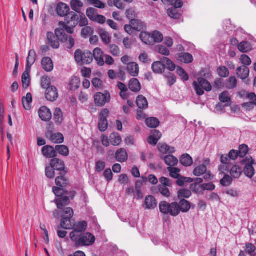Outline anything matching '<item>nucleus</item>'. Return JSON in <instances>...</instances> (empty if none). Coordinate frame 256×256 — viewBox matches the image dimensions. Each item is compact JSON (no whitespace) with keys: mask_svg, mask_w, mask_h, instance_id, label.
<instances>
[{"mask_svg":"<svg viewBox=\"0 0 256 256\" xmlns=\"http://www.w3.org/2000/svg\"><path fill=\"white\" fill-rule=\"evenodd\" d=\"M129 88L134 92H138L141 89V86L138 80L135 78L131 79L129 82Z\"/></svg>","mask_w":256,"mask_h":256,"instance_id":"nucleus-25","label":"nucleus"},{"mask_svg":"<svg viewBox=\"0 0 256 256\" xmlns=\"http://www.w3.org/2000/svg\"><path fill=\"white\" fill-rule=\"evenodd\" d=\"M110 96L109 92H97L94 96V102L99 106H104L106 102L110 101Z\"/></svg>","mask_w":256,"mask_h":256,"instance_id":"nucleus-7","label":"nucleus"},{"mask_svg":"<svg viewBox=\"0 0 256 256\" xmlns=\"http://www.w3.org/2000/svg\"><path fill=\"white\" fill-rule=\"evenodd\" d=\"M230 176L234 178H238L242 174L240 167L238 166H233L230 170Z\"/></svg>","mask_w":256,"mask_h":256,"instance_id":"nucleus-33","label":"nucleus"},{"mask_svg":"<svg viewBox=\"0 0 256 256\" xmlns=\"http://www.w3.org/2000/svg\"><path fill=\"white\" fill-rule=\"evenodd\" d=\"M43 155L48 158H54L56 156V148L50 146H44L42 148Z\"/></svg>","mask_w":256,"mask_h":256,"instance_id":"nucleus-19","label":"nucleus"},{"mask_svg":"<svg viewBox=\"0 0 256 256\" xmlns=\"http://www.w3.org/2000/svg\"><path fill=\"white\" fill-rule=\"evenodd\" d=\"M165 163L170 167L176 166L178 163V160L174 156L168 155L164 158Z\"/></svg>","mask_w":256,"mask_h":256,"instance_id":"nucleus-40","label":"nucleus"},{"mask_svg":"<svg viewBox=\"0 0 256 256\" xmlns=\"http://www.w3.org/2000/svg\"><path fill=\"white\" fill-rule=\"evenodd\" d=\"M80 84L79 78L76 76L72 77L70 82V89L76 90L78 88Z\"/></svg>","mask_w":256,"mask_h":256,"instance_id":"nucleus-58","label":"nucleus"},{"mask_svg":"<svg viewBox=\"0 0 256 256\" xmlns=\"http://www.w3.org/2000/svg\"><path fill=\"white\" fill-rule=\"evenodd\" d=\"M237 83L236 78L234 76H231L226 80L224 86L228 89H234L236 87Z\"/></svg>","mask_w":256,"mask_h":256,"instance_id":"nucleus-28","label":"nucleus"},{"mask_svg":"<svg viewBox=\"0 0 256 256\" xmlns=\"http://www.w3.org/2000/svg\"><path fill=\"white\" fill-rule=\"evenodd\" d=\"M151 34L152 44L154 43H160L162 42L164 39L162 34L159 31L154 30L151 33Z\"/></svg>","mask_w":256,"mask_h":256,"instance_id":"nucleus-38","label":"nucleus"},{"mask_svg":"<svg viewBox=\"0 0 256 256\" xmlns=\"http://www.w3.org/2000/svg\"><path fill=\"white\" fill-rule=\"evenodd\" d=\"M178 206L179 214L180 211L183 212H186L190 208V203L188 200L184 199L180 200L179 204H178Z\"/></svg>","mask_w":256,"mask_h":256,"instance_id":"nucleus-32","label":"nucleus"},{"mask_svg":"<svg viewBox=\"0 0 256 256\" xmlns=\"http://www.w3.org/2000/svg\"><path fill=\"white\" fill-rule=\"evenodd\" d=\"M40 118L44 121H48L52 118V113L50 109L46 106H42L38 111Z\"/></svg>","mask_w":256,"mask_h":256,"instance_id":"nucleus-16","label":"nucleus"},{"mask_svg":"<svg viewBox=\"0 0 256 256\" xmlns=\"http://www.w3.org/2000/svg\"><path fill=\"white\" fill-rule=\"evenodd\" d=\"M70 217H64L62 218L60 222L61 226L64 229H72L74 224V220Z\"/></svg>","mask_w":256,"mask_h":256,"instance_id":"nucleus-26","label":"nucleus"},{"mask_svg":"<svg viewBox=\"0 0 256 256\" xmlns=\"http://www.w3.org/2000/svg\"><path fill=\"white\" fill-rule=\"evenodd\" d=\"M22 102L24 108L26 110H30L31 108V104L32 102V96L30 93H28L26 97L22 99Z\"/></svg>","mask_w":256,"mask_h":256,"instance_id":"nucleus-37","label":"nucleus"},{"mask_svg":"<svg viewBox=\"0 0 256 256\" xmlns=\"http://www.w3.org/2000/svg\"><path fill=\"white\" fill-rule=\"evenodd\" d=\"M50 139L53 143L61 144L63 142L64 138L62 134L58 132L51 134Z\"/></svg>","mask_w":256,"mask_h":256,"instance_id":"nucleus-41","label":"nucleus"},{"mask_svg":"<svg viewBox=\"0 0 256 256\" xmlns=\"http://www.w3.org/2000/svg\"><path fill=\"white\" fill-rule=\"evenodd\" d=\"M192 195V192L190 190L186 188L180 189L178 193V196L179 199L182 198H188Z\"/></svg>","mask_w":256,"mask_h":256,"instance_id":"nucleus-48","label":"nucleus"},{"mask_svg":"<svg viewBox=\"0 0 256 256\" xmlns=\"http://www.w3.org/2000/svg\"><path fill=\"white\" fill-rule=\"evenodd\" d=\"M158 146L160 152L162 154H172L175 152L174 147H170L165 144H159Z\"/></svg>","mask_w":256,"mask_h":256,"instance_id":"nucleus-35","label":"nucleus"},{"mask_svg":"<svg viewBox=\"0 0 256 256\" xmlns=\"http://www.w3.org/2000/svg\"><path fill=\"white\" fill-rule=\"evenodd\" d=\"M130 24H132L133 29L138 32H140L144 29L146 26L144 22L138 20H131Z\"/></svg>","mask_w":256,"mask_h":256,"instance_id":"nucleus-27","label":"nucleus"},{"mask_svg":"<svg viewBox=\"0 0 256 256\" xmlns=\"http://www.w3.org/2000/svg\"><path fill=\"white\" fill-rule=\"evenodd\" d=\"M110 142L114 146H118L122 142V138L118 133H112L110 135Z\"/></svg>","mask_w":256,"mask_h":256,"instance_id":"nucleus-43","label":"nucleus"},{"mask_svg":"<svg viewBox=\"0 0 256 256\" xmlns=\"http://www.w3.org/2000/svg\"><path fill=\"white\" fill-rule=\"evenodd\" d=\"M137 106L140 109H146L148 107V102L146 98L143 96H138L136 100Z\"/></svg>","mask_w":256,"mask_h":256,"instance_id":"nucleus-31","label":"nucleus"},{"mask_svg":"<svg viewBox=\"0 0 256 256\" xmlns=\"http://www.w3.org/2000/svg\"><path fill=\"white\" fill-rule=\"evenodd\" d=\"M46 39L48 44L53 48H58L60 47V38L52 32H48L46 34Z\"/></svg>","mask_w":256,"mask_h":256,"instance_id":"nucleus-10","label":"nucleus"},{"mask_svg":"<svg viewBox=\"0 0 256 256\" xmlns=\"http://www.w3.org/2000/svg\"><path fill=\"white\" fill-rule=\"evenodd\" d=\"M192 85L198 96H202L204 94V90L209 92L212 90L210 84L207 80L202 78H199L198 82H194Z\"/></svg>","mask_w":256,"mask_h":256,"instance_id":"nucleus-5","label":"nucleus"},{"mask_svg":"<svg viewBox=\"0 0 256 256\" xmlns=\"http://www.w3.org/2000/svg\"><path fill=\"white\" fill-rule=\"evenodd\" d=\"M46 98L50 102L56 100L58 97V90L56 87L50 86L47 88L45 94Z\"/></svg>","mask_w":256,"mask_h":256,"instance_id":"nucleus-11","label":"nucleus"},{"mask_svg":"<svg viewBox=\"0 0 256 256\" xmlns=\"http://www.w3.org/2000/svg\"><path fill=\"white\" fill-rule=\"evenodd\" d=\"M92 58H94L98 64L100 66H102L104 64V54L102 50L98 48H96L93 50Z\"/></svg>","mask_w":256,"mask_h":256,"instance_id":"nucleus-13","label":"nucleus"},{"mask_svg":"<svg viewBox=\"0 0 256 256\" xmlns=\"http://www.w3.org/2000/svg\"><path fill=\"white\" fill-rule=\"evenodd\" d=\"M248 152V146L246 144H242L240 146L238 156L240 158H244Z\"/></svg>","mask_w":256,"mask_h":256,"instance_id":"nucleus-64","label":"nucleus"},{"mask_svg":"<svg viewBox=\"0 0 256 256\" xmlns=\"http://www.w3.org/2000/svg\"><path fill=\"white\" fill-rule=\"evenodd\" d=\"M42 66L44 70L50 72L54 69V64L50 58L44 57L42 60Z\"/></svg>","mask_w":256,"mask_h":256,"instance_id":"nucleus-21","label":"nucleus"},{"mask_svg":"<svg viewBox=\"0 0 256 256\" xmlns=\"http://www.w3.org/2000/svg\"><path fill=\"white\" fill-rule=\"evenodd\" d=\"M236 74L242 80L246 79L250 74V69L245 66L238 67L236 70Z\"/></svg>","mask_w":256,"mask_h":256,"instance_id":"nucleus-15","label":"nucleus"},{"mask_svg":"<svg viewBox=\"0 0 256 256\" xmlns=\"http://www.w3.org/2000/svg\"><path fill=\"white\" fill-rule=\"evenodd\" d=\"M178 203L173 202L170 204L166 202L162 201L159 204L160 212L164 216L170 215L172 216H176L179 214Z\"/></svg>","mask_w":256,"mask_h":256,"instance_id":"nucleus-3","label":"nucleus"},{"mask_svg":"<svg viewBox=\"0 0 256 256\" xmlns=\"http://www.w3.org/2000/svg\"><path fill=\"white\" fill-rule=\"evenodd\" d=\"M36 52L34 50L29 51L28 55L26 59V69L30 70L31 66L34 63L36 59Z\"/></svg>","mask_w":256,"mask_h":256,"instance_id":"nucleus-23","label":"nucleus"},{"mask_svg":"<svg viewBox=\"0 0 256 256\" xmlns=\"http://www.w3.org/2000/svg\"><path fill=\"white\" fill-rule=\"evenodd\" d=\"M109 111L107 109H104L100 112L99 116L98 128L101 132H104L108 128V122L107 117L108 115Z\"/></svg>","mask_w":256,"mask_h":256,"instance_id":"nucleus-8","label":"nucleus"},{"mask_svg":"<svg viewBox=\"0 0 256 256\" xmlns=\"http://www.w3.org/2000/svg\"><path fill=\"white\" fill-rule=\"evenodd\" d=\"M83 6V2L80 0H71L70 1L72 8L77 12H79L81 8H82Z\"/></svg>","mask_w":256,"mask_h":256,"instance_id":"nucleus-45","label":"nucleus"},{"mask_svg":"<svg viewBox=\"0 0 256 256\" xmlns=\"http://www.w3.org/2000/svg\"><path fill=\"white\" fill-rule=\"evenodd\" d=\"M56 204L58 208L62 210L69 204V198L66 196H62L56 200Z\"/></svg>","mask_w":256,"mask_h":256,"instance_id":"nucleus-34","label":"nucleus"},{"mask_svg":"<svg viewBox=\"0 0 256 256\" xmlns=\"http://www.w3.org/2000/svg\"><path fill=\"white\" fill-rule=\"evenodd\" d=\"M162 63L165 66V68L168 69L170 71L174 70L176 68V66L174 62H172L169 58L166 57L162 58L161 59Z\"/></svg>","mask_w":256,"mask_h":256,"instance_id":"nucleus-46","label":"nucleus"},{"mask_svg":"<svg viewBox=\"0 0 256 256\" xmlns=\"http://www.w3.org/2000/svg\"><path fill=\"white\" fill-rule=\"evenodd\" d=\"M88 226L87 222L82 220L74 223L72 230H74L72 232H74L76 234V232H82L86 230Z\"/></svg>","mask_w":256,"mask_h":256,"instance_id":"nucleus-18","label":"nucleus"},{"mask_svg":"<svg viewBox=\"0 0 256 256\" xmlns=\"http://www.w3.org/2000/svg\"><path fill=\"white\" fill-rule=\"evenodd\" d=\"M57 13L58 16H65V20L67 16L70 12H68L70 11L69 6L64 3H59L56 8Z\"/></svg>","mask_w":256,"mask_h":256,"instance_id":"nucleus-14","label":"nucleus"},{"mask_svg":"<svg viewBox=\"0 0 256 256\" xmlns=\"http://www.w3.org/2000/svg\"><path fill=\"white\" fill-rule=\"evenodd\" d=\"M176 72L180 76L182 80L187 81L188 80V76L186 72L181 68H177Z\"/></svg>","mask_w":256,"mask_h":256,"instance_id":"nucleus-61","label":"nucleus"},{"mask_svg":"<svg viewBox=\"0 0 256 256\" xmlns=\"http://www.w3.org/2000/svg\"><path fill=\"white\" fill-rule=\"evenodd\" d=\"M74 58L76 62L80 64H88L92 62V54L88 50H77L75 52Z\"/></svg>","mask_w":256,"mask_h":256,"instance_id":"nucleus-4","label":"nucleus"},{"mask_svg":"<svg viewBox=\"0 0 256 256\" xmlns=\"http://www.w3.org/2000/svg\"><path fill=\"white\" fill-rule=\"evenodd\" d=\"M140 38L144 43L146 44L152 45L151 33L142 32L140 34Z\"/></svg>","mask_w":256,"mask_h":256,"instance_id":"nucleus-30","label":"nucleus"},{"mask_svg":"<svg viewBox=\"0 0 256 256\" xmlns=\"http://www.w3.org/2000/svg\"><path fill=\"white\" fill-rule=\"evenodd\" d=\"M56 34L60 38V41L65 43L67 48L70 49L74 45V40L71 36H68L64 32L62 28H56L55 30Z\"/></svg>","mask_w":256,"mask_h":256,"instance_id":"nucleus-6","label":"nucleus"},{"mask_svg":"<svg viewBox=\"0 0 256 256\" xmlns=\"http://www.w3.org/2000/svg\"><path fill=\"white\" fill-rule=\"evenodd\" d=\"M164 76L168 86H171L176 82V77L172 73L169 72Z\"/></svg>","mask_w":256,"mask_h":256,"instance_id":"nucleus-53","label":"nucleus"},{"mask_svg":"<svg viewBox=\"0 0 256 256\" xmlns=\"http://www.w3.org/2000/svg\"><path fill=\"white\" fill-rule=\"evenodd\" d=\"M126 70L131 76L136 77L139 74V66L136 62H131L128 63Z\"/></svg>","mask_w":256,"mask_h":256,"instance_id":"nucleus-17","label":"nucleus"},{"mask_svg":"<svg viewBox=\"0 0 256 256\" xmlns=\"http://www.w3.org/2000/svg\"><path fill=\"white\" fill-rule=\"evenodd\" d=\"M50 79L48 76H44L41 78L40 84L42 88L47 89V88L50 87Z\"/></svg>","mask_w":256,"mask_h":256,"instance_id":"nucleus-57","label":"nucleus"},{"mask_svg":"<svg viewBox=\"0 0 256 256\" xmlns=\"http://www.w3.org/2000/svg\"><path fill=\"white\" fill-rule=\"evenodd\" d=\"M128 158L126 150L124 148L118 149L116 152L115 158L120 162H124L127 160Z\"/></svg>","mask_w":256,"mask_h":256,"instance_id":"nucleus-22","label":"nucleus"},{"mask_svg":"<svg viewBox=\"0 0 256 256\" xmlns=\"http://www.w3.org/2000/svg\"><path fill=\"white\" fill-rule=\"evenodd\" d=\"M180 162L183 166H189L192 164L193 160L192 157L189 154H186L181 156Z\"/></svg>","mask_w":256,"mask_h":256,"instance_id":"nucleus-39","label":"nucleus"},{"mask_svg":"<svg viewBox=\"0 0 256 256\" xmlns=\"http://www.w3.org/2000/svg\"><path fill=\"white\" fill-rule=\"evenodd\" d=\"M153 72L156 74H162L165 69V66L162 62H155L152 64V66Z\"/></svg>","mask_w":256,"mask_h":256,"instance_id":"nucleus-29","label":"nucleus"},{"mask_svg":"<svg viewBox=\"0 0 256 256\" xmlns=\"http://www.w3.org/2000/svg\"><path fill=\"white\" fill-rule=\"evenodd\" d=\"M157 206V202L155 198L151 195L146 196L143 207L145 210H154Z\"/></svg>","mask_w":256,"mask_h":256,"instance_id":"nucleus-12","label":"nucleus"},{"mask_svg":"<svg viewBox=\"0 0 256 256\" xmlns=\"http://www.w3.org/2000/svg\"><path fill=\"white\" fill-rule=\"evenodd\" d=\"M168 187V186H165L163 185H159L158 186L159 192L162 196L166 198H169L170 196V192Z\"/></svg>","mask_w":256,"mask_h":256,"instance_id":"nucleus-51","label":"nucleus"},{"mask_svg":"<svg viewBox=\"0 0 256 256\" xmlns=\"http://www.w3.org/2000/svg\"><path fill=\"white\" fill-rule=\"evenodd\" d=\"M87 1L90 4L98 8L104 9L106 6V4L100 0H87Z\"/></svg>","mask_w":256,"mask_h":256,"instance_id":"nucleus-52","label":"nucleus"},{"mask_svg":"<svg viewBox=\"0 0 256 256\" xmlns=\"http://www.w3.org/2000/svg\"><path fill=\"white\" fill-rule=\"evenodd\" d=\"M54 120L58 124H61L63 122L62 112L60 108H56L54 114Z\"/></svg>","mask_w":256,"mask_h":256,"instance_id":"nucleus-42","label":"nucleus"},{"mask_svg":"<svg viewBox=\"0 0 256 256\" xmlns=\"http://www.w3.org/2000/svg\"><path fill=\"white\" fill-rule=\"evenodd\" d=\"M254 164V160L252 157L250 158H246L244 172L249 178H252L255 174V170L252 166V165Z\"/></svg>","mask_w":256,"mask_h":256,"instance_id":"nucleus-9","label":"nucleus"},{"mask_svg":"<svg viewBox=\"0 0 256 256\" xmlns=\"http://www.w3.org/2000/svg\"><path fill=\"white\" fill-rule=\"evenodd\" d=\"M168 170L170 172V176L173 178H178L180 176L179 172L180 170L176 168L169 167Z\"/></svg>","mask_w":256,"mask_h":256,"instance_id":"nucleus-63","label":"nucleus"},{"mask_svg":"<svg viewBox=\"0 0 256 256\" xmlns=\"http://www.w3.org/2000/svg\"><path fill=\"white\" fill-rule=\"evenodd\" d=\"M70 237L76 246H91L94 243L96 240L94 236L90 232L83 233L78 236L74 232H71Z\"/></svg>","mask_w":256,"mask_h":256,"instance_id":"nucleus-1","label":"nucleus"},{"mask_svg":"<svg viewBox=\"0 0 256 256\" xmlns=\"http://www.w3.org/2000/svg\"><path fill=\"white\" fill-rule=\"evenodd\" d=\"M30 70L26 69L22 76V81L24 88L26 89L28 88L30 83Z\"/></svg>","mask_w":256,"mask_h":256,"instance_id":"nucleus-24","label":"nucleus"},{"mask_svg":"<svg viewBox=\"0 0 256 256\" xmlns=\"http://www.w3.org/2000/svg\"><path fill=\"white\" fill-rule=\"evenodd\" d=\"M238 50L242 52H247L251 50L250 44L247 42H242L238 45Z\"/></svg>","mask_w":256,"mask_h":256,"instance_id":"nucleus-50","label":"nucleus"},{"mask_svg":"<svg viewBox=\"0 0 256 256\" xmlns=\"http://www.w3.org/2000/svg\"><path fill=\"white\" fill-rule=\"evenodd\" d=\"M109 52L114 56H118L120 54V50L118 47L114 44H110L108 46Z\"/></svg>","mask_w":256,"mask_h":256,"instance_id":"nucleus-54","label":"nucleus"},{"mask_svg":"<svg viewBox=\"0 0 256 256\" xmlns=\"http://www.w3.org/2000/svg\"><path fill=\"white\" fill-rule=\"evenodd\" d=\"M56 151L59 154L64 156H68L69 154V150L68 148L64 145L56 146Z\"/></svg>","mask_w":256,"mask_h":256,"instance_id":"nucleus-47","label":"nucleus"},{"mask_svg":"<svg viewBox=\"0 0 256 256\" xmlns=\"http://www.w3.org/2000/svg\"><path fill=\"white\" fill-rule=\"evenodd\" d=\"M78 16L73 12H71L68 16H67L66 23L60 22H59V28H62L64 32H66L68 34H72L74 32L73 28L76 26L78 24Z\"/></svg>","mask_w":256,"mask_h":256,"instance_id":"nucleus-2","label":"nucleus"},{"mask_svg":"<svg viewBox=\"0 0 256 256\" xmlns=\"http://www.w3.org/2000/svg\"><path fill=\"white\" fill-rule=\"evenodd\" d=\"M218 75L222 78H226L229 74V70L226 66H220L218 69Z\"/></svg>","mask_w":256,"mask_h":256,"instance_id":"nucleus-62","label":"nucleus"},{"mask_svg":"<svg viewBox=\"0 0 256 256\" xmlns=\"http://www.w3.org/2000/svg\"><path fill=\"white\" fill-rule=\"evenodd\" d=\"M219 100L221 102L226 103L225 106H228L231 105V99L227 91H225L220 94Z\"/></svg>","mask_w":256,"mask_h":256,"instance_id":"nucleus-36","label":"nucleus"},{"mask_svg":"<svg viewBox=\"0 0 256 256\" xmlns=\"http://www.w3.org/2000/svg\"><path fill=\"white\" fill-rule=\"evenodd\" d=\"M206 170V167L204 165H200L196 167L194 170V174L196 176H200L203 174Z\"/></svg>","mask_w":256,"mask_h":256,"instance_id":"nucleus-56","label":"nucleus"},{"mask_svg":"<svg viewBox=\"0 0 256 256\" xmlns=\"http://www.w3.org/2000/svg\"><path fill=\"white\" fill-rule=\"evenodd\" d=\"M87 16L91 20H93L94 18L98 14V10L93 8H89L86 11Z\"/></svg>","mask_w":256,"mask_h":256,"instance_id":"nucleus-55","label":"nucleus"},{"mask_svg":"<svg viewBox=\"0 0 256 256\" xmlns=\"http://www.w3.org/2000/svg\"><path fill=\"white\" fill-rule=\"evenodd\" d=\"M178 59L184 63H190L192 61L193 57L188 53H182L180 55Z\"/></svg>","mask_w":256,"mask_h":256,"instance_id":"nucleus-49","label":"nucleus"},{"mask_svg":"<svg viewBox=\"0 0 256 256\" xmlns=\"http://www.w3.org/2000/svg\"><path fill=\"white\" fill-rule=\"evenodd\" d=\"M56 184L60 187L64 186L67 184V180L63 176H58L56 178Z\"/></svg>","mask_w":256,"mask_h":256,"instance_id":"nucleus-59","label":"nucleus"},{"mask_svg":"<svg viewBox=\"0 0 256 256\" xmlns=\"http://www.w3.org/2000/svg\"><path fill=\"white\" fill-rule=\"evenodd\" d=\"M100 38L105 44H108L110 42V38L108 33L106 31L102 30L100 32Z\"/></svg>","mask_w":256,"mask_h":256,"instance_id":"nucleus-60","label":"nucleus"},{"mask_svg":"<svg viewBox=\"0 0 256 256\" xmlns=\"http://www.w3.org/2000/svg\"><path fill=\"white\" fill-rule=\"evenodd\" d=\"M146 123L149 128H156L159 126L160 121L157 118H150L146 119Z\"/></svg>","mask_w":256,"mask_h":256,"instance_id":"nucleus-44","label":"nucleus"},{"mask_svg":"<svg viewBox=\"0 0 256 256\" xmlns=\"http://www.w3.org/2000/svg\"><path fill=\"white\" fill-rule=\"evenodd\" d=\"M50 165L55 170L62 171L64 169V162L58 158L52 159L50 160Z\"/></svg>","mask_w":256,"mask_h":256,"instance_id":"nucleus-20","label":"nucleus"}]
</instances>
